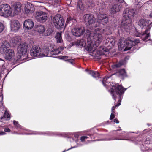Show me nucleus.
Wrapping results in <instances>:
<instances>
[{"instance_id": "obj_26", "label": "nucleus", "mask_w": 152, "mask_h": 152, "mask_svg": "<svg viewBox=\"0 0 152 152\" xmlns=\"http://www.w3.org/2000/svg\"><path fill=\"white\" fill-rule=\"evenodd\" d=\"M76 44L78 46H80L83 47H85L87 45L86 41L84 39L77 40L76 42Z\"/></svg>"}, {"instance_id": "obj_43", "label": "nucleus", "mask_w": 152, "mask_h": 152, "mask_svg": "<svg viewBox=\"0 0 152 152\" xmlns=\"http://www.w3.org/2000/svg\"><path fill=\"white\" fill-rule=\"evenodd\" d=\"M66 61H67L72 64L73 63V62H74L73 60L72 59H68V60H66Z\"/></svg>"}, {"instance_id": "obj_23", "label": "nucleus", "mask_w": 152, "mask_h": 152, "mask_svg": "<svg viewBox=\"0 0 152 152\" xmlns=\"http://www.w3.org/2000/svg\"><path fill=\"white\" fill-rule=\"evenodd\" d=\"M151 27V26H150L149 27H148L145 30V31L141 34V37L143 41H146L150 36V32L149 31Z\"/></svg>"}, {"instance_id": "obj_42", "label": "nucleus", "mask_w": 152, "mask_h": 152, "mask_svg": "<svg viewBox=\"0 0 152 152\" xmlns=\"http://www.w3.org/2000/svg\"><path fill=\"white\" fill-rule=\"evenodd\" d=\"M4 63V60L0 58V65H3Z\"/></svg>"}, {"instance_id": "obj_54", "label": "nucleus", "mask_w": 152, "mask_h": 152, "mask_svg": "<svg viewBox=\"0 0 152 152\" xmlns=\"http://www.w3.org/2000/svg\"><path fill=\"white\" fill-rule=\"evenodd\" d=\"M57 1H57L59 2L60 1V0H56Z\"/></svg>"}, {"instance_id": "obj_55", "label": "nucleus", "mask_w": 152, "mask_h": 152, "mask_svg": "<svg viewBox=\"0 0 152 152\" xmlns=\"http://www.w3.org/2000/svg\"><path fill=\"white\" fill-rule=\"evenodd\" d=\"M110 139H107V140H110Z\"/></svg>"}, {"instance_id": "obj_17", "label": "nucleus", "mask_w": 152, "mask_h": 152, "mask_svg": "<svg viewBox=\"0 0 152 152\" xmlns=\"http://www.w3.org/2000/svg\"><path fill=\"white\" fill-rule=\"evenodd\" d=\"M20 24L18 21L13 20L11 21V30L16 32L19 29Z\"/></svg>"}, {"instance_id": "obj_25", "label": "nucleus", "mask_w": 152, "mask_h": 152, "mask_svg": "<svg viewBox=\"0 0 152 152\" xmlns=\"http://www.w3.org/2000/svg\"><path fill=\"white\" fill-rule=\"evenodd\" d=\"M138 25L142 28H145L146 27V29L148 28L149 25L148 23L144 19H141L138 22Z\"/></svg>"}, {"instance_id": "obj_10", "label": "nucleus", "mask_w": 152, "mask_h": 152, "mask_svg": "<svg viewBox=\"0 0 152 152\" xmlns=\"http://www.w3.org/2000/svg\"><path fill=\"white\" fill-rule=\"evenodd\" d=\"M41 52V49L40 47L37 45H34L32 46L30 50V55L33 58L40 57Z\"/></svg>"}, {"instance_id": "obj_12", "label": "nucleus", "mask_w": 152, "mask_h": 152, "mask_svg": "<svg viewBox=\"0 0 152 152\" xmlns=\"http://www.w3.org/2000/svg\"><path fill=\"white\" fill-rule=\"evenodd\" d=\"M47 14L42 11H39L36 12L35 17L36 20L40 22H45L47 20Z\"/></svg>"}, {"instance_id": "obj_4", "label": "nucleus", "mask_w": 152, "mask_h": 152, "mask_svg": "<svg viewBox=\"0 0 152 152\" xmlns=\"http://www.w3.org/2000/svg\"><path fill=\"white\" fill-rule=\"evenodd\" d=\"M71 33L74 36L80 37L85 34L87 35H89L90 31L89 30H85L84 28L83 27L75 26L72 29Z\"/></svg>"}, {"instance_id": "obj_30", "label": "nucleus", "mask_w": 152, "mask_h": 152, "mask_svg": "<svg viewBox=\"0 0 152 152\" xmlns=\"http://www.w3.org/2000/svg\"><path fill=\"white\" fill-rule=\"evenodd\" d=\"M55 38L57 41V42L58 43H61L62 42L63 40H62L61 34V33L59 32L57 33L55 37Z\"/></svg>"}, {"instance_id": "obj_27", "label": "nucleus", "mask_w": 152, "mask_h": 152, "mask_svg": "<svg viewBox=\"0 0 152 152\" xmlns=\"http://www.w3.org/2000/svg\"><path fill=\"white\" fill-rule=\"evenodd\" d=\"M20 41V39L18 37H15L11 40V43L12 45L14 47Z\"/></svg>"}, {"instance_id": "obj_28", "label": "nucleus", "mask_w": 152, "mask_h": 152, "mask_svg": "<svg viewBox=\"0 0 152 152\" xmlns=\"http://www.w3.org/2000/svg\"><path fill=\"white\" fill-rule=\"evenodd\" d=\"M117 75L123 77H127L126 72L124 69H120L118 72L116 73Z\"/></svg>"}, {"instance_id": "obj_18", "label": "nucleus", "mask_w": 152, "mask_h": 152, "mask_svg": "<svg viewBox=\"0 0 152 152\" xmlns=\"http://www.w3.org/2000/svg\"><path fill=\"white\" fill-rule=\"evenodd\" d=\"M50 45L45 46L44 48L42 49V52H41L40 57L51 56V55L50 53Z\"/></svg>"}, {"instance_id": "obj_29", "label": "nucleus", "mask_w": 152, "mask_h": 152, "mask_svg": "<svg viewBox=\"0 0 152 152\" xmlns=\"http://www.w3.org/2000/svg\"><path fill=\"white\" fill-rule=\"evenodd\" d=\"M107 51L108 49H107L103 46L101 47L97 50L98 52L100 55L104 54L105 52H107Z\"/></svg>"}, {"instance_id": "obj_13", "label": "nucleus", "mask_w": 152, "mask_h": 152, "mask_svg": "<svg viewBox=\"0 0 152 152\" xmlns=\"http://www.w3.org/2000/svg\"><path fill=\"white\" fill-rule=\"evenodd\" d=\"M108 20L107 16L105 14H99L97 15V22L104 25L106 24Z\"/></svg>"}, {"instance_id": "obj_51", "label": "nucleus", "mask_w": 152, "mask_h": 152, "mask_svg": "<svg viewBox=\"0 0 152 152\" xmlns=\"http://www.w3.org/2000/svg\"><path fill=\"white\" fill-rule=\"evenodd\" d=\"M99 24H98V25H97V24H96V25L94 26V27H97L98 26H99Z\"/></svg>"}, {"instance_id": "obj_37", "label": "nucleus", "mask_w": 152, "mask_h": 152, "mask_svg": "<svg viewBox=\"0 0 152 152\" xmlns=\"http://www.w3.org/2000/svg\"><path fill=\"white\" fill-rule=\"evenodd\" d=\"M113 74H112L109 77H104L103 78V80L102 81V83L103 85L104 86H105V84L106 83V81L107 80L108 78H109L112 75H113Z\"/></svg>"}, {"instance_id": "obj_5", "label": "nucleus", "mask_w": 152, "mask_h": 152, "mask_svg": "<svg viewBox=\"0 0 152 152\" xmlns=\"http://www.w3.org/2000/svg\"><path fill=\"white\" fill-rule=\"evenodd\" d=\"M0 15L4 17L12 16V10L9 5L4 4L0 6Z\"/></svg>"}, {"instance_id": "obj_36", "label": "nucleus", "mask_w": 152, "mask_h": 152, "mask_svg": "<svg viewBox=\"0 0 152 152\" xmlns=\"http://www.w3.org/2000/svg\"><path fill=\"white\" fill-rule=\"evenodd\" d=\"M77 5L80 10H83L84 6L81 0H79L78 1Z\"/></svg>"}, {"instance_id": "obj_50", "label": "nucleus", "mask_w": 152, "mask_h": 152, "mask_svg": "<svg viewBox=\"0 0 152 152\" xmlns=\"http://www.w3.org/2000/svg\"><path fill=\"white\" fill-rule=\"evenodd\" d=\"M152 26V22L151 23L149 24L148 27H149L150 26Z\"/></svg>"}, {"instance_id": "obj_52", "label": "nucleus", "mask_w": 152, "mask_h": 152, "mask_svg": "<svg viewBox=\"0 0 152 152\" xmlns=\"http://www.w3.org/2000/svg\"><path fill=\"white\" fill-rule=\"evenodd\" d=\"M135 35L136 37H139L140 36V35H139L138 33L137 34H135Z\"/></svg>"}, {"instance_id": "obj_21", "label": "nucleus", "mask_w": 152, "mask_h": 152, "mask_svg": "<svg viewBox=\"0 0 152 152\" xmlns=\"http://www.w3.org/2000/svg\"><path fill=\"white\" fill-rule=\"evenodd\" d=\"M34 25L33 22L29 19L25 20L23 23L24 27L27 29H31L33 27Z\"/></svg>"}, {"instance_id": "obj_48", "label": "nucleus", "mask_w": 152, "mask_h": 152, "mask_svg": "<svg viewBox=\"0 0 152 152\" xmlns=\"http://www.w3.org/2000/svg\"><path fill=\"white\" fill-rule=\"evenodd\" d=\"M116 1L120 2L122 3L124 1V0H116Z\"/></svg>"}, {"instance_id": "obj_6", "label": "nucleus", "mask_w": 152, "mask_h": 152, "mask_svg": "<svg viewBox=\"0 0 152 152\" xmlns=\"http://www.w3.org/2000/svg\"><path fill=\"white\" fill-rule=\"evenodd\" d=\"M100 30L99 28L95 29L94 30L93 34L91 33L90 31V35H88L89 36H91L90 37L92 38V39L99 45L103 40V37L102 34L99 32Z\"/></svg>"}, {"instance_id": "obj_15", "label": "nucleus", "mask_w": 152, "mask_h": 152, "mask_svg": "<svg viewBox=\"0 0 152 152\" xmlns=\"http://www.w3.org/2000/svg\"><path fill=\"white\" fill-rule=\"evenodd\" d=\"M50 54L52 55H58L64 49V48L62 47H60L58 48H56L55 46L53 45H50Z\"/></svg>"}, {"instance_id": "obj_47", "label": "nucleus", "mask_w": 152, "mask_h": 152, "mask_svg": "<svg viewBox=\"0 0 152 152\" xmlns=\"http://www.w3.org/2000/svg\"><path fill=\"white\" fill-rule=\"evenodd\" d=\"M5 134V133L4 132H0V135H3Z\"/></svg>"}, {"instance_id": "obj_1", "label": "nucleus", "mask_w": 152, "mask_h": 152, "mask_svg": "<svg viewBox=\"0 0 152 152\" xmlns=\"http://www.w3.org/2000/svg\"><path fill=\"white\" fill-rule=\"evenodd\" d=\"M136 15V11L133 9L126 8L123 12V20L120 28L121 30L128 32L132 26V18Z\"/></svg>"}, {"instance_id": "obj_35", "label": "nucleus", "mask_w": 152, "mask_h": 152, "mask_svg": "<svg viewBox=\"0 0 152 152\" xmlns=\"http://www.w3.org/2000/svg\"><path fill=\"white\" fill-rule=\"evenodd\" d=\"M123 64V62L122 61H121L118 64L112 65H111V66L113 69H114L117 68H118L120 67Z\"/></svg>"}, {"instance_id": "obj_11", "label": "nucleus", "mask_w": 152, "mask_h": 152, "mask_svg": "<svg viewBox=\"0 0 152 152\" xmlns=\"http://www.w3.org/2000/svg\"><path fill=\"white\" fill-rule=\"evenodd\" d=\"M27 47L26 43L24 42H20L17 48L18 53L20 54L19 58H20L21 56H24L26 54L27 51Z\"/></svg>"}, {"instance_id": "obj_24", "label": "nucleus", "mask_w": 152, "mask_h": 152, "mask_svg": "<svg viewBox=\"0 0 152 152\" xmlns=\"http://www.w3.org/2000/svg\"><path fill=\"white\" fill-rule=\"evenodd\" d=\"M35 31L40 34H43L45 32V28L43 26L36 25L34 27Z\"/></svg>"}, {"instance_id": "obj_45", "label": "nucleus", "mask_w": 152, "mask_h": 152, "mask_svg": "<svg viewBox=\"0 0 152 152\" xmlns=\"http://www.w3.org/2000/svg\"><path fill=\"white\" fill-rule=\"evenodd\" d=\"M4 131L5 132H10V130L8 128H6L4 129Z\"/></svg>"}, {"instance_id": "obj_39", "label": "nucleus", "mask_w": 152, "mask_h": 152, "mask_svg": "<svg viewBox=\"0 0 152 152\" xmlns=\"http://www.w3.org/2000/svg\"><path fill=\"white\" fill-rule=\"evenodd\" d=\"M4 29V26L2 23L0 22V33Z\"/></svg>"}, {"instance_id": "obj_58", "label": "nucleus", "mask_w": 152, "mask_h": 152, "mask_svg": "<svg viewBox=\"0 0 152 152\" xmlns=\"http://www.w3.org/2000/svg\"><path fill=\"white\" fill-rule=\"evenodd\" d=\"M68 149L67 150H69V149Z\"/></svg>"}, {"instance_id": "obj_32", "label": "nucleus", "mask_w": 152, "mask_h": 152, "mask_svg": "<svg viewBox=\"0 0 152 152\" xmlns=\"http://www.w3.org/2000/svg\"><path fill=\"white\" fill-rule=\"evenodd\" d=\"M10 114L7 111H5L3 117L1 118V119H4L5 120H9L10 119Z\"/></svg>"}, {"instance_id": "obj_56", "label": "nucleus", "mask_w": 152, "mask_h": 152, "mask_svg": "<svg viewBox=\"0 0 152 152\" xmlns=\"http://www.w3.org/2000/svg\"><path fill=\"white\" fill-rule=\"evenodd\" d=\"M66 151H64L63 152H65Z\"/></svg>"}, {"instance_id": "obj_34", "label": "nucleus", "mask_w": 152, "mask_h": 152, "mask_svg": "<svg viewBox=\"0 0 152 152\" xmlns=\"http://www.w3.org/2000/svg\"><path fill=\"white\" fill-rule=\"evenodd\" d=\"M53 32V30L51 27L50 26L45 31L44 33V35L45 36L50 35Z\"/></svg>"}, {"instance_id": "obj_31", "label": "nucleus", "mask_w": 152, "mask_h": 152, "mask_svg": "<svg viewBox=\"0 0 152 152\" xmlns=\"http://www.w3.org/2000/svg\"><path fill=\"white\" fill-rule=\"evenodd\" d=\"M76 22V20L75 19L71 17H69L67 18L66 24H73V23H75Z\"/></svg>"}, {"instance_id": "obj_49", "label": "nucleus", "mask_w": 152, "mask_h": 152, "mask_svg": "<svg viewBox=\"0 0 152 152\" xmlns=\"http://www.w3.org/2000/svg\"><path fill=\"white\" fill-rule=\"evenodd\" d=\"M3 96H2V97H1V101L0 102V103L2 105H3V104H2V100H3Z\"/></svg>"}, {"instance_id": "obj_14", "label": "nucleus", "mask_w": 152, "mask_h": 152, "mask_svg": "<svg viewBox=\"0 0 152 152\" xmlns=\"http://www.w3.org/2000/svg\"><path fill=\"white\" fill-rule=\"evenodd\" d=\"M13 10L12 11V16L18 14L21 12V4L19 2H15L13 5Z\"/></svg>"}, {"instance_id": "obj_22", "label": "nucleus", "mask_w": 152, "mask_h": 152, "mask_svg": "<svg viewBox=\"0 0 152 152\" xmlns=\"http://www.w3.org/2000/svg\"><path fill=\"white\" fill-rule=\"evenodd\" d=\"M121 6L118 4H115L112 6L110 9V12L112 14H115L119 11L121 9Z\"/></svg>"}, {"instance_id": "obj_2", "label": "nucleus", "mask_w": 152, "mask_h": 152, "mask_svg": "<svg viewBox=\"0 0 152 152\" xmlns=\"http://www.w3.org/2000/svg\"><path fill=\"white\" fill-rule=\"evenodd\" d=\"M112 88L109 90V91L111 93L113 98L115 100L117 96L119 97L118 101L119 102L118 104L112 107L111 112H115L114 110L116 107L119 106L121 104L122 99L121 96L123 94L126 89L124 88L122 86L116 84L115 83H112L110 84Z\"/></svg>"}, {"instance_id": "obj_20", "label": "nucleus", "mask_w": 152, "mask_h": 152, "mask_svg": "<svg viewBox=\"0 0 152 152\" xmlns=\"http://www.w3.org/2000/svg\"><path fill=\"white\" fill-rule=\"evenodd\" d=\"M10 46V45L8 42L7 41H5L1 45V46L0 48V52L2 53H3L8 51Z\"/></svg>"}, {"instance_id": "obj_7", "label": "nucleus", "mask_w": 152, "mask_h": 152, "mask_svg": "<svg viewBox=\"0 0 152 152\" xmlns=\"http://www.w3.org/2000/svg\"><path fill=\"white\" fill-rule=\"evenodd\" d=\"M87 43L86 49L90 52L92 53L95 51L99 45L92 39L90 37L87 39Z\"/></svg>"}, {"instance_id": "obj_41", "label": "nucleus", "mask_w": 152, "mask_h": 152, "mask_svg": "<svg viewBox=\"0 0 152 152\" xmlns=\"http://www.w3.org/2000/svg\"><path fill=\"white\" fill-rule=\"evenodd\" d=\"M114 113L115 112H112V113L111 114L110 117V120H112L115 117V115H114Z\"/></svg>"}, {"instance_id": "obj_40", "label": "nucleus", "mask_w": 152, "mask_h": 152, "mask_svg": "<svg viewBox=\"0 0 152 152\" xmlns=\"http://www.w3.org/2000/svg\"><path fill=\"white\" fill-rule=\"evenodd\" d=\"M88 138V137L86 136H83L80 137V140L82 142H83L86 139Z\"/></svg>"}, {"instance_id": "obj_57", "label": "nucleus", "mask_w": 152, "mask_h": 152, "mask_svg": "<svg viewBox=\"0 0 152 152\" xmlns=\"http://www.w3.org/2000/svg\"><path fill=\"white\" fill-rule=\"evenodd\" d=\"M56 1V2H57V1L56 0V1Z\"/></svg>"}, {"instance_id": "obj_3", "label": "nucleus", "mask_w": 152, "mask_h": 152, "mask_svg": "<svg viewBox=\"0 0 152 152\" xmlns=\"http://www.w3.org/2000/svg\"><path fill=\"white\" fill-rule=\"evenodd\" d=\"M139 42L138 39L131 38L126 40L124 38L121 39L118 43V49L119 50L123 49L124 51L129 50L133 46L137 45Z\"/></svg>"}, {"instance_id": "obj_19", "label": "nucleus", "mask_w": 152, "mask_h": 152, "mask_svg": "<svg viewBox=\"0 0 152 152\" xmlns=\"http://www.w3.org/2000/svg\"><path fill=\"white\" fill-rule=\"evenodd\" d=\"M34 11V8L32 4L30 3H27L25 6L24 8V12L27 15L33 13Z\"/></svg>"}, {"instance_id": "obj_46", "label": "nucleus", "mask_w": 152, "mask_h": 152, "mask_svg": "<svg viewBox=\"0 0 152 152\" xmlns=\"http://www.w3.org/2000/svg\"><path fill=\"white\" fill-rule=\"evenodd\" d=\"M114 122H115L116 123H119V121L117 119H115L114 120Z\"/></svg>"}, {"instance_id": "obj_33", "label": "nucleus", "mask_w": 152, "mask_h": 152, "mask_svg": "<svg viewBox=\"0 0 152 152\" xmlns=\"http://www.w3.org/2000/svg\"><path fill=\"white\" fill-rule=\"evenodd\" d=\"M88 74L94 78L98 77L99 76L98 72L95 71H90L88 72Z\"/></svg>"}, {"instance_id": "obj_53", "label": "nucleus", "mask_w": 152, "mask_h": 152, "mask_svg": "<svg viewBox=\"0 0 152 152\" xmlns=\"http://www.w3.org/2000/svg\"><path fill=\"white\" fill-rule=\"evenodd\" d=\"M147 125H148L149 126L151 125V124H148Z\"/></svg>"}, {"instance_id": "obj_38", "label": "nucleus", "mask_w": 152, "mask_h": 152, "mask_svg": "<svg viewBox=\"0 0 152 152\" xmlns=\"http://www.w3.org/2000/svg\"><path fill=\"white\" fill-rule=\"evenodd\" d=\"M13 124L17 128L20 127V126L18 124V122L15 121H13Z\"/></svg>"}, {"instance_id": "obj_9", "label": "nucleus", "mask_w": 152, "mask_h": 152, "mask_svg": "<svg viewBox=\"0 0 152 152\" xmlns=\"http://www.w3.org/2000/svg\"><path fill=\"white\" fill-rule=\"evenodd\" d=\"M84 22L87 26H92L95 22V18L93 15L90 14L84 15L83 17Z\"/></svg>"}, {"instance_id": "obj_8", "label": "nucleus", "mask_w": 152, "mask_h": 152, "mask_svg": "<svg viewBox=\"0 0 152 152\" xmlns=\"http://www.w3.org/2000/svg\"><path fill=\"white\" fill-rule=\"evenodd\" d=\"M52 20L55 27L57 28H61L64 23V20L59 15H57L52 18Z\"/></svg>"}, {"instance_id": "obj_16", "label": "nucleus", "mask_w": 152, "mask_h": 152, "mask_svg": "<svg viewBox=\"0 0 152 152\" xmlns=\"http://www.w3.org/2000/svg\"><path fill=\"white\" fill-rule=\"evenodd\" d=\"M4 53L5 58L7 60H10L14 58L15 53L13 49H9Z\"/></svg>"}, {"instance_id": "obj_44", "label": "nucleus", "mask_w": 152, "mask_h": 152, "mask_svg": "<svg viewBox=\"0 0 152 152\" xmlns=\"http://www.w3.org/2000/svg\"><path fill=\"white\" fill-rule=\"evenodd\" d=\"M68 57L67 56H62L61 58V59H65L68 58Z\"/></svg>"}]
</instances>
